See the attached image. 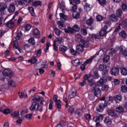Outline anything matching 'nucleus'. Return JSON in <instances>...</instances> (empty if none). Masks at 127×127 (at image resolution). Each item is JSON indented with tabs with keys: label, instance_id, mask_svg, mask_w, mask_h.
<instances>
[{
	"label": "nucleus",
	"instance_id": "nucleus-51",
	"mask_svg": "<svg viewBox=\"0 0 127 127\" xmlns=\"http://www.w3.org/2000/svg\"><path fill=\"white\" fill-rule=\"evenodd\" d=\"M122 8L123 11H127V5L126 3H123L122 5Z\"/></svg>",
	"mask_w": 127,
	"mask_h": 127
},
{
	"label": "nucleus",
	"instance_id": "nucleus-52",
	"mask_svg": "<svg viewBox=\"0 0 127 127\" xmlns=\"http://www.w3.org/2000/svg\"><path fill=\"white\" fill-rule=\"evenodd\" d=\"M121 90L123 93H127V87L126 85H122L121 86Z\"/></svg>",
	"mask_w": 127,
	"mask_h": 127
},
{
	"label": "nucleus",
	"instance_id": "nucleus-27",
	"mask_svg": "<svg viewBox=\"0 0 127 127\" xmlns=\"http://www.w3.org/2000/svg\"><path fill=\"white\" fill-rule=\"evenodd\" d=\"M121 73L123 76H127V69L125 67H121Z\"/></svg>",
	"mask_w": 127,
	"mask_h": 127
},
{
	"label": "nucleus",
	"instance_id": "nucleus-50",
	"mask_svg": "<svg viewBox=\"0 0 127 127\" xmlns=\"http://www.w3.org/2000/svg\"><path fill=\"white\" fill-rule=\"evenodd\" d=\"M12 112V110H9L8 109H5L3 111V114L4 115H8V114H10Z\"/></svg>",
	"mask_w": 127,
	"mask_h": 127
},
{
	"label": "nucleus",
	"instance_id": "nucleus-18",
	"mask_svg": "<svg viewBox=\"0 0 127 127\" xmlns=\"http://www.w3.org/2000/svg\"><path fill=\"white\" fill-rule=\"evenodd\" d=\"M108 72H109V70L107 68H105L104 70H102V78L104 79V80H107Z\"/></svg>",
	"mask_w": 127,
	"mask_h": 127
},
{
	"label": "nucleus",
	"instance_id": "nucleus-54",
	"mask_svg": "<svg viewBox=\"0 0 127 127\" xmlns=\"http://www.w3.org/2000/svg\"><path fill=\"white\" fill-rule=\"evenodd\" d=\"M29 43H30L32 45H34L35 44V41L34 40V38H31L28 40Z\"/></svg>",
	"mask_w": 127,
	"mask_h": 127
},
{
	"label": "nucleus",
	"instance_id": "nucleus-63",
	"mask_svg": "<svg viewBox=\"0 0 127 127\" xmlns=\"http://www.w3.org/2000/svg\"><path fill=\"white\" fill-rule=\"evenodd\" d=\"M42 68H43L45 69V68H46L47 67V64L46 62H43L42 64H41Z\"/></svg>",
	"mask_w": 127,
	"mask_h": 127
},
{
	"label": "nucleus",
	"instance_id": "nucleus-42",
	"mask_svg": "<svg viewBox=\"0 0 127 127\" xmlns=\"http://www.w3.org/2000/svg\"><path fill=\"white\" fill-rule=\"evenodd\" d=\"M68 48H67L65 46H61L60 47V51H62V52H66Z\"/></svg>",
	"mask_w": 127,
	"mask_h": 127
},
{
	"label": "nucleus",
	"instance_id": "nucleus-14",
	"mask_svg": "<svg viewBox=\"0 0 127 127\" xmlns=\"http://www.w3.org/2000/svg\"><path fill=\"white\" fill-rule=\"evenodd\" d=\"M103 119H104V116L102 115H99L97 117V118L94 117L93 120L95 122V123H98L99 122H102L103 121Z\"/></svg>",
	"mask_w": 127,
	"mask_h": 127
},
{
	"label": "nucleus",
	"instance_id": "nucleus-45",
	"mask_svg": "<svg viewBox=\"0 0 127 127\" xmlns=\"http://www.w3.org/2000/svg\"><path fill=\"white\" fill-rule=\"evenodd\" d=\"M8 84L10 85V86H11V87H15V82L11 79L8 80Z\"/></svg>",
	"mask_w": 127,
	"mask_h": 127
},
{
	"label": "nucleus",
	"instance_id": "nucleus-55",
	"mask_svg": "<svg viewBox=\"0 0 127 127\" xmlns=\"http://www.w3.org/2000/svg\"><path fill=\"white\" fill-rule=\"evenodd\" d=\"M52 109H53V100L52 99H51L50 100V103L49 105L48 109L49 110H52Z\"/></svg>",
	"mask_w": 127,
	"mask_h": 127
},
{
	"label": "nucleus",
	"instance_id": "nucleus-49",
	"mask_svg": "<svg viewBox=\"0 0 127 127\" xmlns=\"http://www.w3.org/2000/svg\"><path fill=\"white\" fill-rule=\"evenodd\" d=\"M109 90V86L108 85H104L102 86V90L104 92H107Z\"/></svg>",
	"mask_w": 127,
	"mask_h": 127
},
{
	"label": "nucleus",
	"instance_id": "nucleus-3",
	"mask_svg": "<svg viewBox=\"0 0 127 127\" xmlns=\"http://www.w3.org/2000/svg\"><path fill=\"white\" fill-rule=\"evenodd\" d=\"M108 29V26L105 25L104 27L101 29V30L99 32V35H92V38L94 39H100L101 38V36H104V35H106L107 33V29Z\"/></svg>",
	"mask_w": 127,
	"mask_h": 127
},
{
	"label": "nucleus",
	"instance_id": "nucleus-56",
	"mask_svg": "<svg viewBox=\"0 0 127 127\" xmlns=\"http://www.w3.org/2000/svg\"><path fill=\"white\" fill-rule=\"evenodd\" d=\"M98 1L101 5H106V4H107L106 0H99Z\"/></svg>",
	"mask_w": 127,
	"mask_h": 127
},
{
	"label": "nucleus",
	"instance_id": "nucleus-40",
	"mask_svg": "<svg viewBox=\"0 0 127 127\" xmlns=\"http://www.w3.org/2000/svg\"><path fill=\"white\" fill-rule=\"evenodd\" d=\"M104 122L107 125H111L112 124V119H111L109 117H106L104 120Z\"/></svg>",
	"mask_w": 127,
	"mask_h": 127
},
{
	"label": "nucleus",
	"instance_id": "nucleus-24",
	"mask_svg": "<svg viewBox=\"0 0 127 127\" xmlns=\"http://www.w3.org/2000/svg\"><path fill=\"white\" fill-rule=\"evenodd\" d=\"M81 63H82V60H75L72 61V64L75 66L80 65Z\"/></svg>",
	"mask_w": 127,
	"mask_h": 127
},
{
	"label": "nucleus",
	"instance_id": "nucleus-34",
	"mask_svg": "<svg viewBox=\"0 0 127 127\" xmlns=\"http://www.w3.org/2000/svg\"><path fill=\"white\" fill-rule=\"evenodd\" d=\"M72 16L75 19H78V18H80V14L77 12H73Z\"/></svg>",
	"mask_w": 127,
	"mask_h": 127
},
{
	"label": "nucleus",
	"instance_id": "nucleus-62",
	"mask_svg": "<svg viewBox=\"0 0 127 127\" xmlns=\"http://www.w3.org/2000/svg\"><path fill=\"white\" fill-rule=\"evenodd\" d=\"M96 19L98 21H102V20H103V19H104V17L101 16V15H98L96 17Z\"/></svg>",
	"mask_w": 127,
	"mask_h": 127
},
{
	"label": "nucleus",
	"instance_id": "nucleus-6",
	"mask_svg": "<svg viewBox=\"0 0 127 127\" xmlns=\"http://www.w3.org/2000/svg\"><path fill=\"white\" fill-rule=\"evenodd\" d=\"M108 106V102L102 101L101 102L100 105L97 107V111L100 113H102L104 111V108H106Z\"/></svg>",
	"mask_w": 127,
	"mask_h": 127
},
{
	"label": "nucleus",
	"instance_id": "nucleus-9",
	"mask_svg": "<svg viewBox=\"0 0 127 127\" xmlns=\"http://www.w3.org/2000/svg\"><path fill=\"white\" fill-rule=\"evenodd\" d=\"M119 69L118 67H113L110 70V73L112 76H118L119 75Z\"/></svg>",
	"mask_w": 127,
	"mask_h": 127
},
{
	"label": "nucleus",
	"instance_id": "nucleus-59",
	"mask_svg": "<svg viewBox=\"0 0 127 127\" xmlns=\"http://www.w3.org/2000/svg\"><path fill=\"white\" fill-rule=\"evenodd\" d=\"M19 96L20 99H22V98H27V95H24V93L23 92L19 93Z\"/></svg>",
	"mask_w": 127,
	"mask_h": 127
},
{
	"label": "nucleus",
	"instance_id": "nucleus-46",
	"mask_svg": "<svg viewBox=\"0 0 127 127\" xmlns=\"http://www.w3.org/2000/svg\"><path fill=\"white\" fill-rule=\"evenodd\" d=\"M93 22H94V19L92 18H90L86 21V23L87 25H91L93 24Z\"/></svg>",
	"mask_w": 127,
	"mask_h": 127
},
{
	"label": "nucleus",
	"instance_id": "nucleus-21",
	"mask_svg": "<svg viewBox=\"0 0 127 127\" xmlns=\"http://www.w3.org/2000/svg\"><path fill=\"white\" fill-rule=\"evenodd\" d=\"M34 36L36 38H39V36H40V32L37 29H35L33 31Z\"/></svg>",
	"mask_w": 127,
	"mask_h": 127
},
{
	"label": "nucleus",
	"instance_id": "nucleus-38",
	"mask_svg": "<svg viewBox=\"0 0 127 127\" xmlns=\"http://www.w3.org/2000/svg\"><path fill=\"white\" fill-rule=\"evenodd\" d=\"M105 69H107V65L104 64H101L99 66V71H104Z\"/></svg>",
	"mask_w": 127,
	"mask_h": 127
},
{
	"label": "nucleus",
	"instance_id": "nucleus-33",
	"mask_svg": "<svg viewBox=\"0 0 127 127\" xmlns=\"http://www.w3.org/2000/svg\"><path fill=\"white\" fill-rule=\"evenodd\" d=\"M60 16L62 21H65V20L67 19V17L66 15H65V14H63V13H60Z\"/></svg>",
	"mask_w": 127,
	"mask_h": 127
},
{
	"label": "nucleus",
	"instance_id": "nucleus-19",
	"mask_svg": "<svg viewBox=\"0 0 127 127\" xmlns=\"http://www.w3.org/2000/svg\"><path fill=\"white\" fill-rule=\"evenodd\" d=\"M13 44H14V48H15V49H17L18 51H19L20 53L21 52V49L20 47L18 46V42L16 40H15L13 41Z\"/></svg>",
	"mask_w": 127,
	"mask_h": 127
},
{
	"label": "nucleus",
	"instance_id": "nucleus-16",
	"mask_svg": "<svg viewBox=\"0 0 127 127\" xmlns=\"http://www.w3.org/2000/svg\"><path fill=\"white\" fill-rule=\"evenodd\" d=\"M108 115L109 116H111V117H113L114 119H117V118H119V116H118V114L117 113H115V111L113 110H109L108 111Z\"/></svg>",
	"mask_w": 127,
	"mask_h": 127
},
{
	"label": "nucleus",
	"instance_id": "nucleus-13",
	"mask_svg": "<svg viewBox=\"0 0 127 127\" xmlns=\"http://www.w3.org/2000/svg\"><path fill=\"white\" fill-rule=\"evenodd\" d=\"M122 100H123V97L121 95H117L114 96V101H115L117 104H119V103H121Z\"/></svg>",
	"mask_w": 127,
	"mask_h": 127
},
{
	"label": "nucleus",
	"instance_id": "nucleus-4",
	"mask_svg": "<svg viewBox=\"0 0 127 127\" xmlns=\"http://www.w3.org/2000/svg\"><path fill=\"white\" fill-rule=\"evenodd\" d=\"M2 77L0 76V80H4L5 77L11 78L13 76V73L9 69H5L2 72Z\"/></svg>",
	"mask_w": 127,
	"mask_h": 127
},
{
	"label": "nucleus",
	"instance_id": "nucleus-43",
	"mask_svg": "<svg viewBox=\"0 0 127 127\" xmlns=\"http://www.w3.org/2000/svg\"><path fill=\"white\" fill-rule=\"evenodd\" d=\"M29 62L32 64H36V63H37V60L35 57H33Z\"/></svg>",
	"mask_w": 127,
	"mask_h": 127
},
{
	"label": "nucleus",
	"instance_id": "nucleus-23",
	"mask_svg": "<svg viewBox=\"0 0 127 127\" xmlns=\"http://www.w3.org/2000/svg\"><path fill=\"white\" fill-rule=\"evenodd\" d=\"M62 42H63V39L60 38H57L54 41V43H55L57 45H60Z\"/></svg>",
	"mask_w": 127,
	"mask_h": 127
},
{
	"label": "nucleus",
	"instance_id": "nucleus-8",
	"mask_svg": "<svg viewBox=\"0 0 127 127\" xmlns=\"http://www.w3.org/2000/svg\"><path fill=\"white\" fill-rule=\"evenodd\" d=\"M119 18L118 16L115 14H112L109 16V20L112 22H117V21H119Z\"/></svg>",
	"mask_w": 127,
	"mask_h": 127
},
{
	"label": "nucleus",
	"instance_id": "nucleus-7",
	"mask_svg": "<svg viewBox=\"0 0 127 127\" xmlns=\"http://www.w3.org/2000/svg\"><path fill=\"white\" fill-rule=\"evenodd\" d=\"M58 99V96L55 95L54 96V101H55L56 103V105L57 107V109H59V110H61V101L60 99Z\"/></svg>",
	"mask_w": 127,
	"mask_h": 127
},
{
	"label": "nucleus",
	"instance_id": "nucleus-15",
	"mask_svg": "<svg viewBox=\"0 0 127 127\" xmlns=\"http://www.w3.org/2000/svg\"><path fill=\"white\" fill-rule=\"evenodd\" d=\"M75 40L76 42H82L83 39L82 38V35L80 34H77L75 35Z\"/></svg>",
	"mask_w": 127,
	"mask_h": 127
},
{
	"label": "nucleus",
	"instance_id": "nucleus-57",
	"mask_svg": "<svg viewBox=\"0 0 127 127\" xmlns=\"http://www.w3.org/2000/svg\"><path fill=\"white\" fill-rule=\"evenodd\" d=\"M41 53H42V52L41 51V49H40L39 50H38V52L37 53V54H36L37 58H39V57H40V56L41 55Z\"/></svg>",
	"mask_w": 127,
	"mask_h": 127
},
{
	"label": "nucleus",
	"instance_id": "nucleus-64",
	"mask_svg": "<svg viewBox=\"0 0 127 127\" xmlns=\"http://www.w3.org/2000/svg\"><path fill=\"white\" fill-rule=\"evenodd\" d=\"M54 31L57 35H60V30L58 28H55Z\"/></svg>",
	"mask_w": 127,
	"mask_h": 127
},
{
	"label": "nucleus",
	"instance_id": "nucleus-41",
	"mask_svg": "<svg viewBox=\"0 0 127 127\" xmlns=\"http://www.w3.org/2000/svg\"><path fill=\"white\" fill-rule=\"evenodd\" d=\"M119 35L120 36H121V37H123V38H127V33L124 30L122 31L119 33Z\"/></svg>",
	"mask_w": 127,
	"mask_h": 127
},
{
	"label": "nucleus",
	"instance_id": "nucleus-35",
	"mask_svg": "<svg viewBox=\"0 0 127 127\" xmlns=\"http://www.w3.org/2000/svg\"><path fill=\"white\" fill-rule=\"evenodd\" d=\"M99 77V73H98V70L94 69L93 77L94 78V79H98Z\"/></svg>",
	"mask_w": 127,
	"mask_h": 127
},
{
	"label": "nucleus",
	"instance_id": "nucleus-10",
	"mask_svg": "<svg viewBox=\"0 0 127 127\" xmlns=\"http://www.w3.org/2000/svg\"><path fill=\"white\" fill-rule=\"evenodd\" d=\"M15 11V4L14 3H10L8 7V11L10 13L12 12H14Z\"/></svg>",
	"mask_w": 127,
	"mask_h": 127
},
{
	"label": "nucleus",
	"instance_id": "nucleus-58",
	"mask_svg": "<svg viewBox=\"0 0 127 127\" xmlns=\"http://www.w3.org/2000/svg\"><path fill=\"white\" fill-rule=\"evenodd\" d=\"M80 0H72L70 1V4H74V3H80Z\"/></svg>",
	"mask_w": 127,
	"mask_h": 127
},
{
	"label": "nucleus",
	"instance_id": "nucleus-48",
	"mask_svg": "<svg viewBox=\"0 0 127 127\" xmlns=\"http://www.w3.org/2000/svg\"><path fill=\"white\" fill-rule=\"evenodd\" d=\"M126 51V49L125 48L123 47V46H121L119 48V52L120 54H123L124 55V53H125V51Z\"/></svg>",
	"mask_w": 127,
	"mask_h": 127
},
{
	"label": "nucleus",
	"instance_id": "nucleus-37",
	"mask_svg": "<svg viewBox=\"0 0 127 127\" xmlns=\"http://www.w3.org/2000/svg\"><path fill=\"white\" fill-rule=\"evenodd\" d=\"M83 42V44L81 45V46H83V47H88L90 45V42L89 41L83 40L82 42Z\"/></svg>",
	"mask_w": 127,
	"mask_h": 127
},
{
	"label": "nucleus",
	"instance_id": "nucleus-47",
	"mask_svg": "<svg viewBox=\"0 0 127 127\" xmlns=\"http://www.w3.org/2000/svg\"><path fill=\"white\" fill-rule=\"evenodd\" d=\"M84 80H83V82H79V86H81V87H83L86 85V80H87L88 81V78H85V75L83 77Z\"/></svg>",
	"mask_w": 127,
	"mask_h": 127
},
{
	"label": "nucleus",
	"instance_id": "nucleus-29",
	"mask_svg": "<svg viewBox=\"0 0 127 127\" xmlns=\"http://www.w3.org/2000/svg\"><path fill=\"white\" fill-rule=\"evenodd\" d=\"M105 83V79L101 78L98 81H97V85L98 87H101L104 85Z\"/></svg>",
	"mask_w": 127,
	"mask_h": 127
},
{
	"label": "nucleus",
	"instance_id": "nucleus-11",
	"mask_svg": "<svg viewBox=\"0 0 127 127\" xmlns=\"http://www.w3.org/2000/svg\"><path fill=\"white\" fill-rule=\"evenodd\" d=\"M7 5L5 4H0V12L1 14H4L5 9L7 8Z\"/></svg>",
	"mask_w": 127,
	"mask_h": 127
},
{
	"label": "nucleus",
	"instance_id": "nucleus-30",
	"mask_svg": "<svg viewBox=\"0 0 127 127\" xmlns=\"http://www.w3.org/2000/svg\"><path fill=\"white\" fill-rule=\"evenodd\" d=\"M124 109L123 106H119L117 107L116 109V111L117 113H124Z\"/></svg>",
	"mask_w": 127,
	"mask_h": 127
},
{
	"label": "nucleus",
	"instance_id": "nucleus-12",
	"mask_svg": "<svg viewBox=\"0 0 127 127\" xmlns=\"http://www.w3.org/2000/svg\"><path fill=\"white\" fill-rule=\"evenodd\" d=\"M76 50L77 54H81L84 51V47L82 45H77Z\"/></svg>",
	"mask_w": 127,
	"mask_h": 127
},
{
	"label": "nucleus",
	"instance_id": "nucleus-1",
	"mask_svg": "<svg viewBox=\"0 0 127 127\" xmlns=\"http://www.w3.org/2000/svg\"><path fill=\"white\" fill-rule=\"evenodd\" d=\"M32 101L33 102L32 103L30 110L31 112H42L43 111V107H44V99L37 95H34L32 97Z\"/></svg>",
	"mask_w": 127,
	"mask_h": 127
},
{
	"label": "nucleus",
	"instance_id": "nucleus-26",
	"mask_svg": "<svg viewBox=\"0 0 127 127\" xmlns=\"http://www.w3.org/2000/svg\"><path fill=\"white\" fill-rule=\"evenodd\" d=\"M58 24L59 25V27L60 29H64L65 30V25H64V23L63 22H61L60 21H58Z\"/></svg>",
	"mask_w": 127,
	"mask_h": 127
},
{
	"label": "nucleus",
	"instance_id": "nucleus-60",
	"mask_svg": "<svg viewBox=\"0 0 127 127\" xmlns=\"http://www.w3.org/2000/svg\"><path fill=\"white\" fill-rule=\"evenodd\" d=\"M121 24L123 28H125V27H127V22H126L125 21H122V23Z\"/></svg>",
	"mask_w": 127,
	"mask_h": 127
},
{
	"label": "nucleus",
	"instance_id": "nucleus-44",
	"mask_svg": "<svg viewBox=\"0 0 127 127\" xmlns=\"http://www.w3.org/2000/svg\"><path fill=\"white\" fill-rule=\"evenodd\" d=\"M84 9L86 10V11H90V10H91L90 4H88V3H85L84 4Z\"/></svg>",
	"mask_w": 127,
	"mask_h": 127
},
{
	"label": "nucleus",
	"instance_id": "nucleus-22",
	"mask_svg": "<svg viewBox=\"0 0 127 127\" xmlns=\"http://www.w3.org/2000/svg\"><path fill=\"white\" fill-rule=\"evenodd\" d=\"M76 94L77 93L76 91H70L68 95L69 99H73V98H75V97H76Z\"/></svg>",
	"mask_w": 127,
	"mask_h": 127
},
{
	"label": "nucleus",
	"instance_id": "nucleus-5",
	"mask_svg": "<svg viewBox=\"0 0 127 127\" xmlns=\"http://www.w3.org/2000/svg\"><path fill=\"white\" fill-rule=\"evenodd\" d=\"M79 30H80V27H79L78 25H74L72 28L70 27H68L67 29H64V31L66 33H69V32L74 33V32H78Z\"/></svg>",
	"mask_w": 127,
	"mask_h": 127
},
{
	"label": "nucleus",
	"instance_id": "nucleus-32",
	"mask_svg": "<svg viewBox=\"0 0 127 127\" xmlns=\"http://www.w3.org/2000/svg\"><path fill=\"white\" fill-rule=\"evenodd\" d=\"M11 116L13 118L18 119V118H19V111L14 112L13 114H11Z\"/></svg>",
	"mask_w": 127,
	"mask_h": 127
},
{
	"label": "nucleus",
	"instance_id": "nucleus-2",
	"mask_svg": "<svg viewBox=\"0 0 127 127\" xmlns=\"http://www.w3.org/2000/svg\"><path fill=\"white\" fill-rule=\"evenodd\" d=\"M85 79H88V85H89L91 91L92 92L95 91L97 88V84L95 83V81L94 80V77L91 74H85Z\"/></svg>",
	"mask_w": 127,
	"mask_h": 127
},
{
	"label": "nucleus",
	"instance_id": "nucleus-17",
	"mask_svg": "<svg viewBox=\"0 0 127 127\" xmlns=\"http://www.w3.org/2000/svg\"><path fill=\"white\" fill-rule=\"evenodd\" d=\"M6 26L8 28L11 29L14 26V22L12 20H10L6 23Z\"/></svg>",
	"mask_w": 127,
	"mask_h": 127
},
{
	"label": "nucleus",
	"instance_id": "nucleus-39",
	"mask_svg": "<svg viewBox=\"0 0 127 127\" xmlns=\"http://www.w3.org/2000/svg\"><path fill=\"white\" fill-rule=\"evenodd\" d=\"M42 4V2H41V1H36L32 3L33 6H39V5H41Z\"/></svg>",
	"mask_w": 127,
	"mask_h": 127
},
{
	"label": "nucleus",
	"instance_id": "nucleus-31",
	"mask_svg": "<svg viewBox=\"0 0 127 127\" xmlns=\"http://www.w3.org/2000/svg\"><path fill=\"white\" fill-rule=\"evenodd\" d=\"M8 85L4 84L0 87V90L2 92H4V91H6V89H8Z\"/></svg>",
	"mask_w": 127,
	"mask_h": 127
},
{
	"label": "nucleus",
	"instance_id": "nucleus-53",
	"mask_svg": "<svg viewBox=\"0 0 127 127\" xmlns=\"http://www.w3.org/2000/svg\"><path fill=\"white\" fill-rule=\"evenodd\" d=\"M110 61V56H107L103 59V63H108Z\"/></svg>",
	"mask_w": 127,
	"mask_h": 127
},
{
	"label": "nucleus",
	"instance_id": "nucleus-25",
	"mask_svg": "<svg viewBox=\"0 0 127 127\" xmlns=\"http://www.w3.org/2000/svg\"><path fill=\"white\" fill-rule=\"evenodd\" d=\"M94 95L96 97H98V96H101V90L99 88H97L94 89Z\"/></svg>",
	"mask_w": 127,
	"mask_h": 127
},
{
	"label": "nucleus",
	"instance_id": "nucleus-61",
	"mask_svg": "<svg viewBox=\"0 0 127 127\" xmlns=\"http://www.w3.org/2000/svg\"><path fill=\"white\" fill-rule=\"evenodd\" d=\"M25 118L26 119V120H31V119L32 118V114H29L26 115L25 116Z\"/></svg>",
	"mask_w": 127,
	"mask_h": 127
},
{
	"label": "nucleus",
	"instance_id": "nucleus-36",
	"mask_svg": "<svg viewBox=\"0 0 127 127\" xmlns=\"http://www.w3.org/2000/svg\"><path fill=\"white\" fill-rule=\"evenodd\" d=\"M28 10L32 16H35V13H34V9L32 7H29Z\"/></svg>",
	"mask_w": 127,
	"mask_h": 127
},
{
	"label": "nucleus",
	"instance_id": "nucleus-28",
	"mask_svg": "<svg viewBox=\"0 0 127 127\" xmlns=\"http://www.w3.org/2000/svg\"><path fill=\"white\" fill-rule=\"evenodd\" d=\"M96 57V56H93L91 57L89 59L87 60L85 62H84V65H87V64H90V63H92V61H93V59Z\"/></svg>",
	"mask_w": 127,
	"mask_h": 127
},
{
	"label": "nucleus",
	"instance_id": "nucleus-20",
	"mask_svg": "<svg viewBox=\"0 0 127 127\" xmlns=\"http://www.w3.org/2000/svg\"><path fill=\"white\" fill-rule=\"evenodd\" d=\"M116 15L119 17H122L123 15V9L122 8H119L116 10Z\"/></svg>",
	"mask_w": 127,
	"mask_h": 127
}]
</instances>
